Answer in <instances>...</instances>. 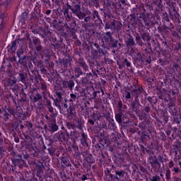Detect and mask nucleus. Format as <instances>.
I'll use <instances>...</instances> for the list:
<instances>
[{
  "mask_svg": "<svg viewBox=\"0 0 181 181\" xmlns=\"http://www.w3.org/2000/svg\"><path fill=\"white\" fill-rule=\"evenodd\" d=\"M88 179V175H83L81 177V180H87Z\"/></svg>",
  "mask_w": 181,
  "mask_h": 181,
  "instance_id": "f257e3e1",
  "label": "nucleus"
},
{
  "mask_svg": "<svg viewBox=\"0 0 181 181\" xmlns=\"http://www.w3.org/2000/svg\"><path fill=\"white\" fill-rule=\"evenodd\" d=\"M129 45V46H134L135 42H134V40H130Z\"/></svg>",
  "mask_w": 181,
  "mask_h": 181,
  "instance_id": "f03ea898",
  "label": "nucleus"
},
{
  "mask_svg": "<svg viewBox=\"0 0 181 181\" xmlns=\"http://www.w3.org/2000/svg\"><path fill=\"white\" fill-rule=\"evenodd\" d=\"M124 173V171H116V175H118V176H121Z\"/></svg>",
  "mask_w": 181,
  "mask_h": 181,
  "instance_id": "7ed1b4c3",
  "label": "nucleus"
},
{
  "mask_svg": "<svg viewBox=\"0 0 181 181\" xmlns=\"http://www.w3.org/2000/svg\"><path fill=\"white\" fill-rule=\"evenodd\" d=\"M72 11H73L74 13H76L77 11H80V6H77L76 11H74V8H72Z\"/></svg>",
  "mask_w": 181,
  "mask_h": 181,
  "instance_id": "20e7f679",
  "label": "nucleus"
},
{
  "mask_svg": "<svg viewBox=\"0 0 181 181\" xmlns=\"http://www.w3.org/2000/svg\"><path fill=\"white\" fill-rule=\"evenodd\" d=\"M126 98H127V99L131 98V93H129L128 92V93H127Z\"/></svg>",
  "mask_w": 181,
  "mask_h": 181,
  "instance_id": "39448f33",
  "label": "nucleus"
},
{
  "mask_svg": "<svg viewBox=\"0 0 181 181\" xmlns=\"http://www.w3.org/2000/svg\"><path fill=\"white\" fill-rule=\"evenodd\" d=\"M169 168H173V161H170Z\"/></svg>",
  "mask_w": 181,
  "mask_h": 181,
  "instance_id": "423d86ee",
  "label": "nucleus"
},
{
  "mask_svg": "<svg viewBox=\"0 0 181 181\" xmlns=\"http://www.w3.org/2000/svg\"><path fill=\"white\" fill-rule=\"evenodd\" d=\"M173 170H174V172H175L176 173H177V172H179V168H173Z\"/></svg>",
  "mask_w": 181,
  "mask_h": 181,
  "instance_id": "0eeeda50",
  "label": "nucleus"
},
{
  "mask_svg": "<svg viewBox=\"0 0 181 181\" xmlns=\"http://www.w3.org/2000/svg\"><path fill=\"white\" fill-rule=\"evenodd\" d=\"M53 128L54 131H57V129H59V127L57 125L54 126Z\"/></svg>",
  "mask_w": 181,
  "mask_h": 181,
  "instance_id": "6e6552de",
  "label": "nucleus"
},
{
  "mask_svg": "<svg viewBox=\"0 0 181 181\" xmlns=\"http://www.w3.org/2000/svg\"><path fill=\"white\" fill-rule=\"evenodd\" d=\"M126 63H127V67L131 66V63H129V62H127Z\"/></svg>",
  "mask_w": 181,
  "mask_h": 181,
  "instance_id": "1a4fd4ad",
  "label": "nucleus"
},
{
  "mask_svg": "<svg viewBox=\"0 0 181 181\" xmlns=\"http://www.w3.org/2000/svg\"><path fill=\"white\" fill-rule=\"evenodd\" d=\"M117 122H121V118L120 117H117L116 118Z\"/></svg>",
  "mask_w": 181,
  "mask_h": 181,
  "instance_id": "9d476101",
  "label": "nucleus"
},
{
  "mask_svg": "<svg viewBox=\"0 0 181 181\" xmlns=\"http://www.w3.org/2000/svg\"><path fill=\"white\" fill-rule=\"evenodd\" d=\"M49 112H53V107H49Z\"/></svg>",
  "mask_w": 181,
  "mask_h": 181,
  "instance_id": "9b49d317",
  "label": "nucleus"
},
{
  "mask_svg": "<svg viewBox=\"0 0 181 181\" xmlns=\"http://www.w3.org/2000/svg\"><path fill=\"white\" fill-rule=\"evenodd\" d=\"M71 98H76V95L74 94H71Z\"/></svg>",
  "mask_w": 181,
  "mask_h": 181,
  "instance_id": "f8f14e48",
  "label": "nucleus"
},
{
  "mask_svg": "<svg viewBox=\"0 0 181 181\" xmlns=\"http://www.w3.org/2000/svg\"><path fill=\"white\" fill-rule=\"evenodd\" d=\"M71 87H74V82H71Z\"/></svg>",
  "mask_w": 181,
  "mask_h": 181,
  "instance_id": "ddd939ff",
  "label": "nucleus"
},
{
  "mask_svg": "<svg viewBox=\"0 0 181 181\" xmlns=\"http://www.w3.org/2000/svg\"><path fill=\"white\" fill-rule=\"evenodd\" d=\"M16 142H19V139H16Z\"/></svg>",
  "mask_w": 181,
  "mask_h": 181,
  "instance_id": "4468645a",
  "label": "nucleus"
},
{
  "mask_svg": "<svg viewBox=\"0 0 181 181\" xmlns=\"http://www.w3.org/2000/svg\"><path fill=\"white\" fill-rule=\"evenodd\" d=\"M0 23H2V18H0Z\"/></svg>",
  "mask_w": 181,
  "mask_h": 181,
  "instance_id": "2eb2a0df",
  "label": "nucleus"
},
{
  "mask_svg": "<svg viewBox=\"0 0 181 181\" xmlns=\"http://www.w3.org/2000/svg\"><path fill=\"white\" fill-rule=\"evenodd\" d=\"M179 165H180V168H181V162L179 163Z\"/></svg>",
  "mask_w": 181,
  "mask_h": 181,
  "instance_id": "dca6fc26",
  "label": "nucleus"
},
{
  "mask_svg": "<svg viewBox=\"0 0 181 181\" xmlns=\"http://www.w3.org/2000/svg\"><path fill=\"white\" fill-rule=\"evenodd\" d=\"M90 123L93 124H94V122H91Z\"/></svg>",
  "mask_w": 181,
  "mask_h": 181,
  "instance_id": "f3484780",
  "label": "nucleus"
},
{
  "mask_svg": "<svg viewBox=\"0 0 181 181\" xmlns=\"http://www.w3.org/2000/svg\"><path fill=\"white\" fill-rule=\"evenodd\" d=\"M48 12V13H50V11H47Z\"/></svg>",
  "mask_w": 181,
  "mask_h": 181,
  "instance_id": "a211bd4d",
  "label": "nucleus"
},
{
  "mask_svg": "<svg viewBox=\"0 0 181 181\" xmlns=\"http://www.w3.org/2000/svg\"><path fill=\"white\" fill-rule=\"evenodd\" d=\"M17 54H19V52H17Z\"/></svg>",
  "mask_w": 181,
  "mask_h": 181,
  "instance_id": "6ab92c4d",
  "label": "nucleus"
},
{
  "mask_svg": "<svg viewBox=\"0 0 181 181\" xmlns=\"http://www.w3.org/2000/svg\"><path fill=\"white\" fill-rule=\"evenodd\" d=\"M0 26H1V24H0Z\"/></svg>",
  "mask_w": 181,
  "mask_h": 181,
  "instance_id": "aec40b11",
  "label": "nucleus"
}]
</instances>
